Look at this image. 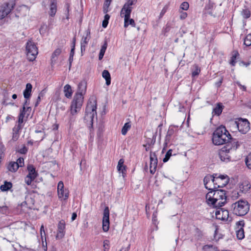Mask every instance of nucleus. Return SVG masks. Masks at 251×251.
<instances>
[{
	"label": "nucleus",
	"instance_id": "obj_1",
	"mask_svg": "<svg viewBox=\"0 0 251 251\" xmlns=\"http://www.w3.org/2000/svg\"><path fill=\"white\" fill-rule=\"evenodd\" d=\"M87 88L86 81L82 80L78 85V90L74 96L70 106L71 114L74 116L81 109L83 103V95L85 94Z\"/></svg>",
	"mask_w": 251,
	"mask_h": 251
},
{
	"label": "nucleus",
	"instance_id": "obj_2",
	"mask_svg": "<svg viewBox=\"0 0 251 251\" xmlns=\"http://www.w3.org/2000/svg\"><path fill=\"white\" fill-rule=\"evenodd\" d=\"M230 139V134L224 126L218 127L213 133L212 142L215 145L226 144Z\"/></svg>",
	"mask_w": 251,
	"mask_h": 251
},
{
	"label": "nucleus",
	"instance_id": "obj_3",
	"mask_svg": "<svg viewBox=\"0 0 251 251\" xmlns=\"http://www.w3.org/2000/svg\"><path fill=\"white\" fill-rule=\"evenodd\" d=\"M97 100L95 98L91 97L89 99L85 109V115L84 119L89 120L91 122V127H93V120L97 114Z\"/></svg>",
	"mask_w": 251,
	"mask_h": 251
},
{
	"label": "nucleus",
	"instance_id": "obj_4",
	"mask_svg": "<svg viewBox=\"0 0 251 251\" xmlns=\"http://www.w3.org/2000/svg\"><path fill=\"white\" fill-rule=\"evenodd\" d=\"M231 207L233 213L239 216L245 215L250 209L248 201L244 200H240L232 204Z\"/></svg>",
	"mask_w": 251,
	"mask_h": 251
},
{
	"label": "nucleus",
	"instance_id": "obj_5",
	"mask_svg": "<svg viewBox=\"0 0 251 251\" xmlns=\"http://www.w3.org/2000/svg\"><path fill=\"white\" fill-rule=\"evenodd\" d=\"M209 190L210 191L206 194V199L209 204H210L215 206L216 203L219 201L220 196H224V190L213 189V188H211Z\"/></svg>",
	"mask_w": 251,
	"mask_h": 251
},
{
	"label": "nucleus",
	"instance_id": "obj_6",
	"mask_svg": "<svg viewBox=\"0 0 251 251\" xmlns=\"http://www.w3.org/2000/svg\"><path fill=\"white\" fill-rule=\"evenodd\" d=\"M26 51L29 61H33L34 60L38 53V48L35 44L31 41H28L26 45Z\"/></svg>",
	"mask_w": 251,
	"mask_h": 251
},
{
	"label": "nucleus",
	"instance_id": "obj_7",
	"mask_svg": "<svg viewBox=\"0 0 251 251\" xmlns=\"http://www.w3.org/2000/svg\"><path fill=\"white\" fill-rule=\"evenodd\" d=\"M15 4V1L14 0H9L8 1L4 2L0 7V19L1 20L8 15L14 8Z\"/></svg>",
	"mask_w": 251,
	"mask_h": 251
},
{
	"label": "nucleus",
	"instance_id": "obj_8",
	"mask_svg": "<svg viewBox=\"0 0 251 251\" xmlns=\"http://www.w3.org/2000/svg\"><path fill=\"white\" fill-rule=\"evenodd\" d=\"M238 130L243 134H246L250 129V123L246 119L240 118L235 122Z\"/></svg>",
	"mask_w": 251,
	"mask_h": 251
},
{
	"label": "nucleus",
	"instance_id": "obj_9",
	"mask_svg": "<svg viewBox=\"0 0 251 251\" xmlns=\"http://www.w3.org/2000/svg\"><path fill=\"white\" fill-rule=\"evenodd\" d=\"M231 147L229 145H226L223 147L219 152V158L222 161L228 162L230 160V156L229 153L231 152Z\"/></svg>",
	"mask_w": 251,
	"mask_h": 251
},
{
	"label": "nucleus",
	"instance_id": "obj_10",
	"mask_svg": "<svg viewBox=\"0 0 251 251\" xmlns=\"http://www.w3.org/2000/svg\"><path fill=\"white\" fill-rule=\"evenodd\" d=\"M109 210L108 206H106L103 211L102 218V229L104 232H107L109 228Z\"/></svg>",
	"mask_w": 251,
	"mask_h": 251
},
{
	"label": "nucleus",
	"instance_id": "obj_11",
	"mask_svg": "<svg viewBox=\"0 0 251 251\" xmlns=\"http://www.w3.org/2000/svg\"><path fill=\"white\" fill-rule=\"evenodd\" d=\"M150 173L154 174L156 171L157 166L158 160L155 152H151L150 153Z\"/></svg>",
	"mask_w": 251,
	"mask_h": 251
},
{
	"label": "nucleus",
	"instance_id": "obj_12",
	"mask_svg": "<svg viewBox=\"0 0 251 251\" xmlns=\"http://www.w3.org/2000/svg\"><path fill=\"white\" fill-rule=\"evenodd\" d=\"M130 10L128 9L126 10V13L124 12V15H123L122 17H124L125 18V22H124V27H127L129 25H131L133 27L135 26V23L133 19H130Z\"/></svg>",
	"mask_w": 251,
	"mask_h": 251
},
{
	"label": "nucleus",
	"instance_id": "obj_13",
	"mask_svg": "<svg viewBox=\"0 0 251 251\" xmlns=\"http://www.w3.org/2000/svg\"><path fill=\"white\" fill-rule=\"evenodd\" d=\"M229 212L227 210L221 208L220 210H216L215 212L216 218L217 219L225 220L228 217Z\"/></svg>",
	"mask_w": 251,
	"mask_h": 251
},
{
	"label": "nucleus",
	"instance_id": "obj_14",
	"mask_svg": "<svg viewBox=\"0 0 251 251\" xmlns=\"http://www.w3.org/2000/svg\"><path fill=\"white\" fill-rule=\"evenodd\" d=\"M65 224L63 221H60L58 225L57 234L56 236L57 239H62L64 236V230Z\"/></svg>",
	"mask_w": 251,
	"mask_h": 251
},
{
	"label": "nucleus",
	"instance_id": "obj_15",
	"mask_svg": "<svg viewBox=\"0 0 251 251\" xmlns=\"http://www.w3.org/2000/svg\"><path fill=\"white\" fill-rule=\"evenodd\" d=\"M136 1L137 0H129L127 2H126L123 6L121 11V16H123L124 12L126 13V10L130 9V13H131L132 9L131 6L133 5L136 2Z\"/></svg>",
	"mask_w": 251,
	"mask_h": 251
},
{
	"label": "nucleus",
	"instance_id": "obj_16",
	"mask_svg": "<svg viewBox=\"0 0 251 251\" xmlns=\"http://www.w3.org/2000/svg\"><path fill=\"white\" fill-rule=\"evenodd\" d=\"M226 145H229L231 147V151H235L240 146V144L236 139L232 138L230 135V139L227 141Z\"/></svg>",
	"mask_w": 251,
	"mask_h": 251
},
{
	"label": "nucleus",
	"instance_id": "obj_17",
	"mask_svg": "<svg viewBox=\"0 0 251 251\" xmlns=\"http://www.w3.org/2000/svg\"><path fill=\"white\" fill-rule=\"evenodd\" d=\"M229 181V179L225 180V181H221L220 179H215V182L213 183V189H218L219 188H223L226 185Z\"/></svg>",
	"mask_w": 251,
	"mask_h": 251
},
{
	"label": "nucleus",
	"instance_id": "obj_18",
	"mask_svg": "<svg viewBox=\"0 0 251 251\" xmlns=\"http://www.w3.org/2000/svg\"><path fill=\"white\" fill-rule=\"evenodd\" d=\"M57 11V2L56 0H52L50 5L49 14L50 16L53 17L55 15Z\"/></svg>",
	"mask_w": 251,
	"mask_h": 251
},
{
	"label": "nucleus",
	"instance_id": "obj_19",
	"mask_svg": "<svg viewBox=\"0 0 251 251\" xmlns=\"http://www.w3.org/2000/svg\"><path fill=\"white\" fill-rule=\"evenodd\" d=\"M224 108V106L222 103H218L216 105V106L213 109L212 113L213 117L214 115H216L217 116H220L222 114Z\"/></svg>",
	"mask_w": 251,
	"mask_h": 251
},
{
	"label": "nucleus",
	"instance_id": "obj_20",
	"mask_svg": "<svg viewBox=\"0 0 251 251\" xmlns=\"http://www.w3.org/2000/svg\"><path fill=\"white\" fill-rule=\"evenodd\" d=\"M27 170L28 172L27 176L35 179L38 176V173L36 171L34 166L32 164H29L27 166Z\"/></svg>",
	"mask_w": 251,
	"mask_h": 251
},
{
	"label": "nucleus",
	"instance_id": "obj_21",
	"mask_svg": "<svg viewBox=\"0 0 251 251\" xmlns=\"http://www.w3.org/2000/svg\"><path fill=\"white\" fill-rule=\"evenodd\" d=\"M62 50L60 48L56 49L52 53L51 58V64L53 65L56 63L57 60V57L61 54Z\"/></svg>",
	"mask_w": 251,
	"mask_h": 251
},
{
	"label": "nucleus",
	"instance_id": "obj_22",
	"mask_svg": "<svg viewBox=\"0 0 251 251\" xmlns=\"http://www.w3.org/2000/svg\"><path fill=\"white\" fill-rule=\"evenodd\" d=\"M226 203V191L224 190V196H220L219 201L216 203L215 207L220 208L224 205Z\"/></svg>",
	"mask_w": 251,
	"mask_h": 251
},
{
	"label": "nucleus",
	"instance_id": "obj_23",
	"mask_svg": "<svg viewBox=\"0 0 251 251\" xmlns=\"http://www.w3.org/2000/svg\"><path fill=\"white\" fill-rule=\"evenodd\" d=\"M32 88V85L28 83L26 84L25 89L24 91L23 95L25 99H28L31 96V92Z\"/></svg>",
	"mask_w": 251,
	"mask_h": 251
},
{
	"label": "nucleus",
	"instance_id": "obj_24",
	"mask_svg": "<svg viewBox=\"0 0 251 251\" xmlns=\"http://www.w3.org/2000/svg\"><path fill=\"white\" fill-rule=\"evenodd\" d=\"M102 76L105 79L106 84L109 86L111 84V75L106 70H104L102 73Z\"/></svg>",
	"mask_w": 251,
	"mask_h": 251
},
{
	"label": "nucleus",
	"instance_id": "obj_25",
	"mask_svg": "<svg viewBox=\"0 0 251 251\" xmlns=\"http://www.w3.org/2000/svg\"><path fill=\"white\" fill-rule=\"evenodd\" d=\"M69 191L68 189H65L58 192V196L59 199L63 198L64 200L68 199Z\"/></svg>",
	"mask_w": 251,
	"mask_h": 251
},
{
	"label": "nucleus",
	"instance_id": "obj_26",
	"mask_svg": "<svg viewBox=\"0 0 251 251\" xmlns=\"http://www.w3.org/2000/svg\"><path fill=\"white\" fill-rule=\"evenodd\" d=\"M64 92L65 96L67 98H70L72 95V90L71 87L69 84H66L64 87Z\"/></svg>",
	"mask_w": 251,
	"mask_h": 251
},
{
	"label": "nucleus",
	"instance_id": "obj_27",
	"mask_svg": "<svg viewBox=\"0 0 251 251\" xmlns=\"http://www.w3.org/2000/svg\"><path fill=\"white\" fill-rule=\"evenodd\" d=\"M124 160L123 159H120L118 161V164L117 165L118 170L121 172L123 174H125L126 166L124 165Z\"/></svg>",
	"mask_w": 251,
	"mask_h": 251
},
{
	"label": "nucleus",
	"instance_id": "obj_28",
	"mask_svg": "<svg viewBox=\"0 0 251 251\" xmlns=\"http://www.w3.org/2000/svg\"><path fill=\"white\" fill-rule=\"evenodd\" d=\"M91 32H90V29L89 28H88V29L86 30V35L85 37H83L81 41V44H84L86 45L87 43H88L89 41L91 39V35H90Z\"/></svg>",
	"mask_w": 251,
	"mask_h": 251
},
{
	"label": "nucleus",
	"instance_id": "obj_29",
	"mask_svg": "<svg viewBox=\"0 0 251 251\" xmlns=\"http://www.w3.org/2000/svg\"><path fill=\"white\" fill-rule=\"evenodd\" d=\"M12 187V184L11 182L5 181L4 184L0 186V190L3 192L7 191Z\"/></svg>",
	"mask_w": 251,
	"mask_h": 251
},
{
	"label": "nucleus",
	"instance_id": "obj_30",
	"mask_svg": "<svg viewBox=\"0 0 251 251\" xmlns=\"http://www.w3.org/2000/svg\"><path fill=\"white\" fill-rule=\"evenodd\" d=\"M11 209L10 208L6 205H0V213L2 214L8 215L11 213Z\"/></svg>",
	"mask_w": 251,
	"mask_h": 251
},
{
	"label": "nucleus",
	"instance_id": "obj_31",
	"mask_svg": "<svg viewBox=\"0 0 251 251\" xmlns=\"http://www.w3.org/2000/svg\"><path fill=\"white\" fill-rule=\"evenodd\" d=\"M7 168L9 171L15 172L18 169L19 166H18L15 162H11L8 165Z\"/></svg>",
	"mask_w": 251,
	"mask_h": 251
},
{
	"label": "nucleus",
	"instance_id": "obj_32",
	"mask_svg": "<svg viewBox=\"0 0 251 251\" xmlns=\"http://www.w3.org/2000/svg\"><path fill=\"white\" fill-rule=\"evenodd\" d=\"M157 135V131L155 133H152V137L147 139V144L149 146L153 145L156 141V137Z\"/></svg>",
	"mask_w": 251,
	"mask_h": 251
},
{
	"label": "nucleus",
	"instance_id": "obj_33",
	"mask_svg": "<svg viewBox=\"0 0 251 251\" xmlns=\"http://www.w3.org/2000/svg\"><path fill=\"white\" fill-rule=\"evenodd\" d=\"M212 177L211 175H207L203 179V183L206 189L209 190L211 189V187H209L208 186V183L211 181L212 182Z\"/></svg>",
	"mask_w": 251,
	"mask_h": 251
},
{
	"label": "nucleus",
	"instance_id": "obj_34",
	"mask_svg": "<svg viewBox=\"0 0 251 251\" xmlns=\"http://www.w3.org/2000/svg\"><path fill=\"white\" fill-rule=\"evenodd\" d=\"M203 250L204 251H218L216 246L211 245H204L203 247Z\"/></svg>",
	"mask_w": 251,
	"mask_h": 251
},
{
	"label": "nucleus",
	"instance_id": "obj_35",
	"mask_svg": "<svg viewBox=\"0 0 251 251\" xmlns=\"http://www.w3.org/2000/svg\"><path fill=\"white\" fill-rule=\"evenodd\" d=\"M174 130L173 128H171V127H169L167 135L165 137V143L166 144H167V142H169L171 140V136L174 134Z\"/></svg>",
	"mask_w": 251,
	"mask_h": 251
},
{
	"label": "nucleus",
	"instance_id": "obj_36",
	"mask_svg": "<svg viewBox=\"0 0 251 251\" xmlns=\"http://www.w3.org/2000/svg\"><path fill=\"white\" fill-rule=\"evenodd\" d=\"M236 236L239 240H242L245 237L243 228L240 227V228L236 231Z\"/></svg>",
	"mask_w": 251,
	"mask_h": 251
},
{
	"label": "nucleus",
	"instance_id": "obj_37",
	"mask_svg": "<svg viewBox=\"0 0 251 251\" xmlns=\"http://www.w3.org/2000/svg\"><path fill=\"white\" fill-rule=\"evenodd\" d=\"M130 127L131 125L129 123H125L122 129V134L124 135H125L126 134L127 131L130 128Z\"/></svg>",
	"mask_w": 251,
	"mask_h": 251
},
{
	"label": "nucleus",
	"instance_id": "obj_38",
	"mask_svg": "<svg viewBox=\"0 0 251 251\" xmlns=\"http://www.w3.org/2000/svg\"><path fill=\"white\" fill-rule=\"evenodd\" d=\"M244 44L247 47L251 46V34H249L245 37Z\"/></svg>",
	"mask_w": 251,
	"mask_h": 251
},
{
	"label": "nucleus",
	"instance_id": "obj_39",
	"mask_svg": "<svg viewBox=\"0 0 251 251\" xmlns=\"http://www.w3.org/2000/svg\"><path fill=\"white\" fill-rule=\"evenodd\" d=\"M194 68V70H193L192 72V76L193 77L198 75L201 72V69L198 65H195Z\"/></svg>",
	"mask_w": 251,
	"mask_h": 251
},
{
	"label": "nucleus",
	"instance_id": "obj_40",
	"mask_svg": "<svg viewBox=\"0 0 251 251\" xmlns=\"http://www.w3.org/2000/svg\"><path fill=\"white\" fill-rule=\"evenodd\" d=\"M242 15L244 18L248 19L251 16V11L248 9H243L242 11Z\"/></svg>",
	"mask_w": 251,
	"mask_h": 251
},
{
	"label": "nucleus",
	"instance_id": "obj_41",
	"mask_svg": "<svg viewBox=\"0 0 251 251\" xmlns=\"http://www.w3.org/2000/svg\"><path fill=\"white\" fill-rule=\"evenodd\" d=\"M239 55V53L236 51L232 56V57H231V59H230V64L234 66H235V64H236V58Z\"/></svg>",
	"mask_w": 251,
	"mask_h": 251
},
{
	"label": "nucleus",
	"instance_id": "obj_42",
	"mask_svg": "<svg viewBox=\"0 0 251 251\" xmlns=\"http://www.w3.org/2000/svg\"><path fill=\"white\" fill-rule=\"evenodd\" d=\"M172 151H173L171 149H170L167 151L165 156V157L163 159V161L164 162H166L169 160L170 157L172 155Z\"/></svg>",
	"mask_w": 251,
	"mask_h": 251
},
{
	"label": "nucleus",
	"instance_id": "obj_43",
	"mask_svg": "<svg viewBox=\"0 0 251 251\" xmlns=\"http://www.w3.org/2000/svg\"><path fill=\"white\" fill-rule=\"evenodd\" d=\"M111 3V1L107 0H105L104 4H103V11L104 13H106L108 12V9L109 6H110V4Z\"/></svg>",
	"mask_w": 251,
	"mask_h": 251
},
{
	"label": "nucleus",
	"instance_id": "obj_44",
	"mask_svg": "<svg viewBox=\"0 0 251 251\" xmlns=\"http://www.w3.org/2000/svg\"><path fill=\"white\" fill-rule=\"evenodd\" d=\"M16 151L21 154H25L28 151V148L24 145L22 148L17 150Z\"/></svg>",
	"mask_w": 251,
	"mask_h": 251
},
{
	"label": "nucleus",
	"instance_id": "obj_45",
	"mask_svg": "<svg viewBox=\"0 0 251 251\" xmlns=\"http://www.w3.org/2000/svg\"><path fill=\"white\" fill-rule=\"evenodd\" d=\"M242 188L243 189V191L247 192L248 190H249L251 188V185L248 181L244 182L242 183Z\"/></svg>",
	"mask_w": 251,
	"mask_h": 251
},
{
	"label": "nucleus",
	"instance_id": "obj_46",
	"mask_svg": "<svg viewBox=\"0 0 251 251\" xmlns=\"http://www.w3.org/2000/svg\"><path fill=\"white\" fill-rule=\"evenodd\" d=\"M245 163L247 166L251 169V152L247 156L245 159Z\"/></svg>",
	"mask_w": 251,
	"mask_h": 251
},
{
	"label": "nucleus",
	"instance_id": "obj_47",
	"mask_svg": "<svg viewBox=\"0 0 251 251\" xmlns=\"http://www.w3.org/2000/svg\"><path fill=\"white\" fill-rule=\"evenodd\" d=\"M65 8L66 10L65 11V15L67 20L69 19V12H70V4L69 3H66L65 5Z\"/></svg>",
	"mask_w": 251,
	"mask_h": 251
},
{
	"label": "nucleus",
	"instance_id": "obj_48",
	"mask_svg": "<svg viewBox=\"0 0 251 251\" xmlns=\"http://www.w3.org/2000/svg\"><path fill=\"white\" fill-rule=\"evenodd\" d=\"M35 179V178H32V177H30L28 176H26V177H25V183L27 185H31V182Z\"/></svg>",
	"mask_w": 251,
	"mask_h": 251
},
{
	"label": "nucleus",
	"instance_id": "obj_49",
	"mask_svg": "<svg viewBox=\"0 0 251 251\" xmlns=\"http://www.w3.org/2000/svg\"><path fill=\"white\" fill-rule=\"evenodd\" d=\"M15 162L19 166V168L24 166V159L23 157H19Z\"/></svg>",
	"mask_w": 251,
	"mask_h": 251
},
{
	"label": "nucleus",
	"instance_id": "obj_50",
	"mask_svg": "<svg viewBox=\"0 0 251 251\" xmlns=\"http://www.w3.org/2000/svg\"><path fill=\"white\" fill-rule=\"evenodd\" d=\"M189 4L187 2H183L180 5V8L183 10H187L188 9Z\"/></svg>",
	"mask_w": 251,
	"mask_h": 251
},
{
	"label": "nucleus",
	"instance_id": "obj_51",
	"mask_svg": "<svg viewBox=\"0 0 251 251\" xmlns=\"http://www.w3.org/2000/svg\"><path fill=\"white\" fill-rule=\"evenodd\" d=\"M22 127L23 126H22V125H16L13 128V132H16L19 133V131L22 128Z\"/></svg>",
	"mask_w": 251,
	"mask_h": 251
},
{
	"label": "nucleus",
	"instance_id": "obj_52",
	"mask_svg": "<svg viewBox=\"0 0 251 251\" xmlns=\"http://www.w3.org/2000/svg\"><path fill=\"white\" fill-rule=\"evenodd\" d=\"M64 189V186L63 182L62 181H60L58 183L57 186V192L62 191Z\"/></svg>",
	"mask_w": 251,
	"mask_h": 251
},
{
	"label": "nucleus",
	"instance_id": "obj_53",
	"mask_svg": "<svg viewBox=\"0 0 251 251\" xmlns=\"http://www.w3.org/2000/svg\"><path fill=\"white\" fill-rule=\"evenodd\" d=\"M43 234L46 236L44 225H42L40 227V235L42 241H43Z\"/></svg>",
	"mask_w": 251,
	"mask_h": 251
},
{
	"label": "nucleus",
	"instance_id": "obj_54",
	"mask_svg": "<svg viewBox=\"0 0 251 251\" xmlns=\"http://www.w3.org/2000/svg\"><path fill=\"white\" fill-rule=\"evenodd\" d=\"M218 177L221 179V181H225V180H227V179H229V177L226 175H220L218 176Z\"/></svg>",
	"mask_w": 251,
	"mask_h": 251
},
{
	"label": "nucleus",
	"instance_id": "obj_55",
	"mask_svg": "<svg viewBox=\"0 0 251 251\" xmlns=\"http://www.w3.org/2000/svg\"><path fill=\"white\" fill-rule=\"evenodd\" d=\"M107 44L106 42H105L103 45L101 46V48L100 50V52H104L105 53L106 50L107 49Z\"/></svg>",
	"mask_w": 251,
	"mask_h": 251
},
{
	"label": "nucleus",
	"instance_id": "obj_56",
	"mask_svg": "<svg viewBox=\"0 0 251 251\" xmlns=\"http://www.w3.org/2000/svg\"><path fill=\"white\" fill-rule=\"evenodd\" d=\"M19 137V133L16 132H13L12 140L16 141Z\"/></svg>",
	"mask_w": 251,
	"mask_h": 251
},
{
	"label": "nucleus",
	"instance_id": "obj_57",
	"mask_svg": "<svg viewBox=\"0 0 251 251\" xmlns=\"http://www.w3.org/2000/svg\"><path fill=\"white\" fill-rule=\"evenodd\" d=\"M170 29L171 26L168 24L166 25V26L163 29V32H164V34H165L166 33L170 31Z\"/></svg>",
	"mask_w": 251,
	"mask_h": 251
},
{
	"label": "nucleus",
	"instance_id": "obj_58",
	"mask_svg": "<svg viewBox=\"0 0 251 251\" xmlns=\"http://www.w3.org/2000/svg\"><path fill=\"white\" fill-rule=\"evenodd\" d=\"M218 176H219L218 174H213L211 176L212 177V183L213 184L215 182V179H219L218 177Z\"/></svg>",
	"mask_w": 251,
	"mask_h": 251
},
{
	"label": "nucleus",
	"instance_id": "obj_59",
	"mask_svg": "<svg viewBox=\"0 0 251 251\" xmlns=\"http://www.w3.org/2000/svg\"><path fill=\"white\" fill-rule=\"evenodd\" d=\"M187 17V14L186 12H181L180 15V19L181 20H184Z\"/></svg>",
	"mask_w": 251,
	"mask_h": 251
},
{
	"label": "nucleus",
	"instance_id": "obj_60",
	"mask_svg": "<svg viewBox=\"0 0 251 251\" xmlns=\"http://www.w3.org/2000/svg\"><path fill=\"white\" fill-rule=\"evenodd\" d=\"M236 225L238 226H240V227H242L243 228V226L245 225L244 221L243 220L239 221L237 222Z\"/></svg>",
	"mask_w": 251,
	"mask_h": 251
},
{
	"label": "nucleus",
	"instance_id": "obj_61",
	"mask_svg": "<svg viewBox=\"0 0 251 251\" xmlns=\"http://www.w3.org/2000/svg\"><path fill=\"white\" fill-rule=\"evenodd\" d=\"M223 82V78H221L219 81H218V82H216L215 83V86L217 87V88H219L221 86L222 83Z\"/></svg>",
	"mask_w": 251,
	"mask_h": 251
},
{
	"label": "nucleus",
	"instance_id": "obj_62",
	"mask_svg": "<svg viewBox=\"0 0 251 251\" xmlns=\"http://www.w3.org/2000/svg\"><path fill=\"white\" fill-rule=\"evenodd\" d=\"M73 58H74V56H69V70H70L71 69V66H72V63L73 61Z\"/></svg>",
	"mask_w": 251,
	"mask_h": 251
},
{
	"label": "nucleus",
	"instance_id": "obj_63",
	"mask_svg": "<svg viewBox=\"0 0 251 251\" xmlns=\"http://www.w3.org/2000/svg\"><path fill=\"white\" fill-rule=\"evenodd\" d=\"M108 24V21L106 20H103L102 23V26L103 28H106Z\"/></svg>",
	"mask_w": 251,
	"mask_h": 251
},
{
	"label": "nucleus",
	"instance_id": "obj_64",
	"mask_svg": "<svg viewBox=\"0 0 251 251\" xmlns=\"http://www.w3.org/2000/svg\"><path fill=\"white\" fill-rule=\"evenodd\" d=\"M24 122V118L20 117L18 116V125H21V124Z\"/></svg>",
	"mask_w": 251,
	"mask_h": 251
}]
</instances>
